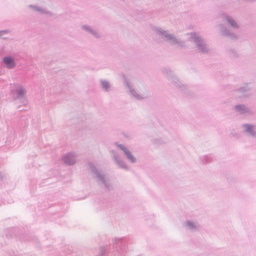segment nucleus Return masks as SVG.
<instances>
[{
  "mask_svg": "<svg viewBox=\"0 0 256 256\" xmlns=\"http://www.w3.org/2000/svg\"><path fill=\"white\" fill-rule=\"evenodd\" d=\"M190 39L194 42L196 47L202 54H206L208 50L204 40L201 36L196 32H190Z\"/></svg>",
  "mask_w": 256,
  "mask_h": 256,
  "instance_id": "obj_4",
  "label": "nucleus"
},
{
  "mask_svg": "<svg viewBox=\"0 0 256 256\" xmlns=\"http://www.w3.org/2000/svg\"><path fill=\"white\" fill-rule=\"evenodd\" d=\"M36 12H38L42 14H46L50 16H52L53 14L50 11L40 6H38Z\"/></svg>",
  "mask_w": 256,
  "mask_h": 256,
  "instance_id": "obj_22",
  "label": "nucleus"
},
{
  "mask_svg": "<svg viewBox=\"0 0 256 256\" xmlns=\"http://www.w3.org/2000/svg\"><path fill=\"white\" fill-rule=\"evenodd\" d=\"M2 61L6 67L8 69L13 68L16 66L14 58L10 56H4Z\"/></svg>",
  "mask_w": 256,
  "mask_h": 256,
  "instance_id": "obj_14",
  "label": "nucleus"
},
{
  "mask_svg": "<svg viewBox=\"0 0 256 256\" xmlns=\"http://www.w3.org/2000/svg\"><path fill=\"white\" fill-rule=\"evenodd\" d=\"M39 6H38L36 5H34V4H30L28 5V7L32 9L33 10H34V11H37V10Z\"/></svg>",
  "mask_w": 256,
  "mask_h": 256,
  "instance_id": "obj_24",
  "label": "nucleus"
},
{
  "mask_svg": "<svg viewBox=\"0 0 256 256\" xmlns=\"http://www.w3.org/2000/svg\"><path fill=\"white\" fill-rule=\"evenodd\" d=\"M125 238H115L113 242V247L116 249L114 256H129L126 246Z\"/></svg>",
  "mask_w": 256,
  "mask_h": 256,
  "instance_id": "obj_3",
  "label": "nucleus"
},
{
  "mask_svg": "<svg viewBox=\"0 0 256 256\" xmlns=\"http://www.w3.org/2000/svg\"><path fill=\"white\" fill-rule=\"evenodd\" d=\"M88 165L92 174L98 179L108 190H110V185L108 180L106 179V176L102 170L98 168L92 162H88Z\"/></svg>",
  "mask_w": 256,
  "mask_h": 256,
  "instance_id": "obj_5",
  "label": "nucleus"
},
{
  "mask_svg": "<svg viewBox=\"0 0 256 256\" xmlns=\"http://www.w3.org/2000/svg\"><path fill=\"white\" fill-rule=\"evenodd\" d=\"M14 235L16 236H18V234H14Z\"/></svg>",
  "mask_w": 256,
  "mask_h": 256,
  "instance_id": "obj_28",
  "label": "nucleus"
},
{
  "mask_svg": "<svg viewBox=\"0 0 256 256\" xmlns=\"http://www.w3.org/2000/svg\"><path fill=\"white\" fill-rule=\"evenodd\" d=\"M156 32L158 35L160 36L165 42H168L170 45L176 44L180 48H184L186 46L184 41L175 36L174 34L169 33L168 30L157 27L156 28Z\"/></svg>",
  "mask_w": 256,
  "mask_h": 256,
  "instance_id": "obj_1",
  "label": "nucleus"
},
{
  "mask_svg": "<svg viewBox=\"0 0 256 256\" xmlns=\"http://www.w3.org/2000/svg\"><path fill=\"white\" fill-rule=\"evenodd\" d=\"M253 88L252 84H244L241 86L236 88L234 90L240 94L242 96L246 97L251 94Z\"/></svg>",
  "mask_w": 256,
  "mask_h": 256,
  "instance_id": "obj_8",
  "label": "nucleus"
},
{
  "mask_svg": "<svg viewBox=\"0 0 256 256\" xmlns=\"http://www.w3.org/2000/svg\"><path fill=\"white\" fill-rule=\"evenodd\" d=\"M115 144L124 152V154L126 156L127 158L131 162L136 163V158L132 154V152L130 151V150L127 148H126L123 144H119L118 142H116L115 143Z\"/></svg>",
  "mask_w": 256,
  "mask_h": 256,
  "instance_id": "obj_10",
  "label": "nucleus"
},
{
  "mask_svg": "<svg viewBox=\"0 0 256 256\" xmlns=\"http://www.w3.org/2000/svg\"><path fill=\"white\" fill-rule=\"evenodd\" d=\"M62 160L68 165H73L76 160V154L74 153H68L62 157Z\"/></svg>",
  "mask_w": 256,
  "mask_h": 256,
  "instance_id": "obj_13",
  "label": "nucleus"
},
{
  "mask_svg": "<svg viewBox=\"0 0 256 256\" xmlns=\"http://www.w3.org/2000/svg\"><path fill=\"white\" fill-rule=\"evenodd\" d=\"M2 180V176L1 172H0V181Z\"/></svg>",
  "mask_w": 256,
  "mask_h": 256,
  "instance_id": "obj_26",
  "label": "nucleus"
},
{
  "mask_svg": "<svg viewBox=\"0 0 256 256\" xmlns=\"http://www.w3.org/2000/svg\"><path fill=\"white\" fill-rule=\"evenodd\" d=\"M213 160V157L211 154L204 155L199 158L200 162L202 164H208L212 162Z\"/></svg>",
  "mask_w": 256,
  "mask_h": 256,
  "instance_id": "obj_19",
  "label": "nucleus"
},
{
  "mask_svg": "<svg viewBox=\"0 0 256 256\" xmlns=\"http://www.w3.org/2000/svg\"><path fill=\"white\" fill-rule=\"evenodd\" d=\"M100 83L102 86V89L105 92H108L111 90L110 82L105 80H101Z\"/></svg>",
  "mask_w": 256,
  "mask_h": 256,
  "instance_id": "obj_21",
  "label": "nucleus"
},
{
  "mask_svg": "<svg viewBox=\"0 0 256 256\" xmlns=\"http://www.w3.org/2000/svg\"><path fill=\"white\" fill-rule=\"evenodd\" d=\"M109 246H102L100 248V256H104L105 254L108 252Z\"/></svg>",
  "mask_w": 256,
  "mask_h": 256,
  "instance_id": "obj_23",
  "label": "nucleus"
},
{
  "mask_svg": "<svg viewBox=\"0 0 256 256\" xmlns=\"http://www.w3.org/2000/svg\"><path fill=\"white\" fill-rule=\"evenodd\" d=\"M8 30H0V36H2L4 34H8Z\"/></svg>",
  "mask_w": 256,
  "mask_h": 256,
  "instance_id": "obj_25",
  "label": "nucleus"
},
{
  "mask_svg": "<svg viewBox=\"0 0 256 256\" xmlns=\"http://www.w3.org/2000/svg\"><path fill=\"white\" fill-rule=\"evenodd\" d=\"M112 152L114 153L113 159L116 162V164L120 168L127 170H128L129 168L126 162L118 158V154H116L114 150H112Z\"/></svg>",
  "mask_w": 256,
  "mask_h": 256,
  "instance_id": "obj_16",
  "label": "nucleus"
},
{
  "mask_svg": "<svg viewBox=\"0 0 256 256\" xmlns=\"http://www.w3.org/2000/svg\"><path fill=\"white\" fill-rule=\"evenodd\" d=\"M234 110L240 114H252V110L248 106L244 104H236L234 106Z\"/></svg>",
  "mask_w": 256,
  "mask_h": 256,
  "instance_id": "obj_11",
  "label": "nucleus"
},
{
  "mask_svg": "<svg viewBox=\"0 0 256 256\" xmlns=\"http://www.w3.org/2000/svg\"><path fill=\"white\" fill-rule=\"evenodd\" d=\"M222 18L224 21L226 22L228 24L234 29L239 28V25L230 16L224 14H222Z\"/></svg>",
  "mask_w": 256,
  "mask_h": 256,
  "instance_id": "obj_12",
  "label": "nucleus"
},
{
  "mask_svg": "<svg viewBox=\"0 0 256 256\" xmlns=\"http://www.w3.org/2000/svg\"><path fill=\"white\" fill-rule=\"evenodd\" d=\"M228 56L232 59H236L239 58L240 54L234 48H230L227 51Z\"/></svg>",
  "mask_w": 256,
  "mask_h": 256,
  "instance_id": "obj_20",
  "label": "nucleus"
},
{
  "mask_svg": "<svg viewBox=\"0 0 256 256\" xmlns=\"http://www.w3.org/2000/svg\"><path fill=\"white\" fill-rule=\"evenodd\" d=\"M162 72L164 75L168 79L171 80L172 84L180 92H184L186 90V86L178 78L177 76L174 75L173 71L169 68H164L162 69Z\"/></svg>",
  "mask_w": 256,
  "mask_h": 256,
  "instance_id": "obj_2",
  "label": "nucleus"
},
{
  "mask_svg": "<svg viewBox=\"0 0 256 256\" xmlns=\"http://www.w3.org/2000/svg\"><path fill=\"white\" fill-rule=\"evenodd\" d=\"M81 28L82 30L86 32H87L90 34L92 36H93L94 38H100V36L98 33V32L92 28L91 26L84 24L82 25L81 26Z\"/></svg>",
  "mask_w": 256,
  "mask_h": 256,
  "instance_id": "obj_15",
  "label": "nucleus"
},
{
  "mask_svg": "<svg viewBox=\"0 0 256 256\" xmlns=\"http://www.w3.org/2000/svg\"><path fill=\"white\" fill-rule=\"evenodd\" d=\"M13 230L14 231V232H17L18 230V228H14L13 229Z\"/></svg>",
  "mask_w": 256,
  "mask_h": 256,
  "instance_id": "obj_27",
  "label": "nucleus"
},
{
  "mask_svg": "<svg viewBox=\"0 0 256 256\" xmlns=\"http://www.w3.org/2000/svg\"><path fill=\"white\" fill-rule=\"evenodd\" d=\"M218 26L222 36L232 40H236L238 39L236 35L232 32L226 26L223 24H220Z\"/></svg>",
  "mask_w": 256,
  "mask_h": 256,
  "instance_id": "obj_7",
  "label": "nucleus"
},
{
  "mask_svg": "<svg viewBox=\"0 0 256 256\" xmlns=\"http://www.w3.org/2000/svg\"><path fill=\"white\" fill-rule=\"evenodd\" d=\"M184 226L187 229L192 231L198 230L200 228V225L198 222L191 220H187Z\"/></svg>",
  "mask_w": 256,
  "mask_h": 256,
  "instance_id": "obj_17",
  "label": "nucleus"
},
{
  "mask_svg": "<svg viewBox=\"0 0 256 256\" xmlns=\"http://www.w3.org/2000/svg\"><path fill=\"white\" fill-rule=\"evenodd\" d=\"M26 90L20 86L16 87L12 91V97L14 100H18L23 104H26Z\"/></svg>",
  "mask_w": 256,
  "mask_h": 256,
  "instance_id": "obj_6",
  "label": "nucleus"
},
{
  "mask_svg": "<svg viewBox=\"0 0 256 256\" xmlns=\"http://www.w3.org/2000/svg\"><path fill=\"white\" fill-rule=\"evenodd\" d=\"M126 85L127 87L129 89V90L130 92V94L136 98L138 100H140L142 98V97L138 94L137 92L132 88L130 82L128 80L126 79Z\"/></svg>",
  "mask_w": 256,
  "mask_h": 256,
  "instance_id": "obj_18",
  "label": "nucleus"
},
{
  "mask_svg": "<svg viewBox=\"0 0 256 256\" xmlns=\"http://www.w3.org/2000/svg\"><path fill=\"white\" fill-rule=\"evenodd\" d=\"M243 132L246 135L252 138H256V130L254 125L250 124H244L242 125Z\"/></svg>",
  "mask_w": 256,
  "mask_h": 256,
  "instance_id": "obj_9",
  "label": "nucleus"
}]
</instances>
